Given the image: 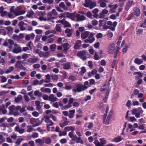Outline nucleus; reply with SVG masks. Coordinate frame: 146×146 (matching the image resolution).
Here are the masks:
<instances>
[{"instance_id": "nucleus-1", "label": "nucleus", "mask_w": 146, "mask_h": 146, "mask_svg": "<svg viewBox=\"0 0 146 146\" xmlns=\"http://www.w3.org/2000/svg\"><path fill=\"white\" fill-rule=\"evenodd\" d=\"M95 34L93 33H90L88 31L82 32L81 34V38L82 39H85L89 36L88 38L84 40L86 43H92L95 40L94 36Z\"/></svg>"}, {"instance_id": "nucleus-2", "label": "nucleus", "mask_w": 146, "mask_h": 146, "mask_svg": "<svg viewBox=\"0 0 146 146\" xmlns=\"http://www.w3.org/2000/svg\"><path fill=\"white\" fill-rule=\"evenodd\" d=\"M110 86V83L109 82H108L107 84H104L102 87L100 89V92H103L104 91H105V97L103 99V101L105 102L106 101L108 98L110 90V89L109 88Z\"/></svg>"}, {"instance_id": "nucleus-3", "label": "nucleus", "mask_w": 146, "mask_h": 146, "mask_svg": "<svg viewBox=\"0 0 146 146\" xmlns=\"http://www.w3.org/2000/svg\"><path fill=\"white\" fill-rule=\"evenodd\" d=\"M44 121L47 123L46 127L47 130L48 131L50 130V126H52L54 124V123L50 119V117L48 115L44 116Z\"/></svg>"}, {"instance_id": "nucleus-4", "label": "nucleus", "mask_w": 146, "mask_h": 146, "mask_svg": "<svg viewBox=\"0 0 146 146\" xmlns=\"http://www.w3.org/2000/svg\"><path fill=\"white\" fill-rule=\"evenodd\" d=\"M83 5L84 7H89L91 9L96 6V3L95 2H93L90 0H85V2Z\"/></svg>"}, {"instance_id": "nucleus-5", "label": "nucleus", "mask_w": 146, "mask_h": 146, "mask_svg": "<svg viewBox=\"0 0 146 146\" xmlns=\"http://www.w3.org/2000/svg\"><path fill=\"white\" fill-rule=\"evenodd\" d=\"M58 13L55 9H53L51 12L48 13L47 15L48 20L49 21H51L52 19L55 18Z\"/></svg>"}, {"instance_id": "nucleus-6", "label": "nucleus", "mask_w": 146, "mask_h": 146, "mask_svg": "<svg viewBox=\"0 0 146 146\" xmlns=\"http://www.w3.org/2000/svg\"><path fill=\"white\" fill-rule=\"evenodd\" d=\"M30 122L32 125L33 127L38 126L41 124V122L38 118H31L30 119Z\"/></svg>"}, {"instance_id": "nucleus-7", "label": "nucleus", "mask_w": 146, "mask_h": 146, "mask_svg": "<svg viewBox=\"0 0 146 146\" xmlns=\"http://www.w3.org/2000/svg\"><path fill=\"white\" fill-rule=\"evenodd\" d=\"M76 88H73L72 91L73 92H79L85 90L83 87V85L82 84H79L76 86Z\"/></svg>"}, {"instance_id": "nucleus-8", "label": "nucleus", "mask_w": 146, "mask_h": 146, "mask_svg": "<svg viewBox=\"0 0 146 146\" xmlns=\"http://www.w3.org/2000/svg\"><path fill=\"white\" fill-rule=\"evenodd\" d=\"M86 52L85 50H83L78 53L77 56L84 60H86L87 58L86 56Z\"/></svg>"}, {"instance_id": "nucleus-9", "label": "nucleus", "mask_w": 146, "mask_h": 146, "mask_svg": "<svg viewBox=\"0 0 146 146\" xmlns=\"http://www.w3.org/2000/svg\"><path fill=\"white\" fill-rule=\"evenodd\" d=\"M108 52L110 53H113L115 51V44L114 43H111L109 45L108 48Z\"/></svg>"}, {"instance_id": "nucleus-10", "label": "nucleus", "mask_w": 146, "mask_h": 146, "mask_svg": "<svg viewBox=\"0 0 146 146\" xmlns=\"http://www.w3.org/2000/svg\"><path fill=\"white\" fill-rule=\"evenodd\" d=\"M14 48L12 52L15 53H18L22 51V50L21 48L17 44H15Z\"/></svg>"}, {"instance_id": "nucleus-11", "label": "nucleus", "mask_w": 146, "mask_h": 146, "mask_svg": "<svg viewBox=\"0 0 146 146\" xmlns=\"http://www.w3.org/2000/svg\"><path fill=\"white\" fill-rule=\"evenodd\" d=\"M15 66L19 69L25 70L26 68L23 66L22 64V62L20 61H17L15 64Z\"/></svg>"}, {"instance_id": "nucleus-12", "label": "nucleus", "mask_w": 146, "mask_h": 146, "mask_svg": "<svg viewBox=\"0 0 146 146\" xmlns=\"http://www.w3.org/2000/svg\"><path fill=\"white\" fill-rule=\"evenodd\" d=\"M26 11L24 10H22L21 11H18L15 9L12 13H13L14 15H15L16 16H17L24 14L26 13Z\"/></svg>"}, {"instance_id": "nucleus-13", "label": "nucleus", "mask_w": 146, "mask_h": 146, "mask_svg": "<svg viewBox=\"0 0 146 146\" xmlns=\"http://www.w3.org/2000/svg\"><path fill=\"white\" fill-rule=\"evenodd\" d=\"M27 24L25 23L23 21H21L19 23V27L21 31H23L26 30L25 27V25H27Z\"/></svg>"}, {"instance_id": "nucleus-14", "label": "nucleus", "mask_w": 146, "mask_h": 146, "mask_svg": "<svg viewBox=\"0 0 146 146\" xmlns=\"http://www.w3.org/2000/svg\"><path fill=\"white\" fill-rule=\"evenodd\" d=\"M45 13L44 12H39L38 13V15L39 17L38 19L41 21H46V19L43 17V16H44Z\"/></svg>"}, {"instance_id": "nucleus-15", "label": "nucleus", "mask_w": 146, "mask_h": 146, "mask_svg": "<svg viewBox=\"0 0 146 146\" xmlns=\"http://www.w3.org/2000/svg\"><path fill=\"white\" fill-rule=\"evenodd\" d=\"M64 14L67 17L70 18L72 20H75L76 15L75 13H70L68 12H65Z\"/></svg>"}, {"instance_id": "nucleus-16", "label": "nucleus", "mask_w": 146, "mask_h": 146, "mask_svg": "<svg viewBox=\"0 0 146 146\" xmlns=\"http://www.w3.org/2000/svg\"><path fill=\"white\" fill-rule=\"evenodd\" d=\"M15 106L14 105L10 106L9 107V109L10 111L12 112V114H13L15 116H16L19 115V112L17 111L15 112Z\"/></svg>"}, {"instance_id": "nucleus-17", "label": "nucleus", "mask_w": 146, "mask_h": 146, "mask_svg": "<svg viewBox=\"0 0 146 146\" xmlns=\"http://www.w3.org/2000/svg\"><path fill=\"white\" fill-rule=\"evenodd\" d=\"M35 36V34L33 33L27 34L25 36V39L27 40H29L30 39L33 40L34 39Z\"/></svg>"}, {"instance_id": "nucleus-18", "label": "nucleus", "mask_w": 146, "mask_h": 146, "mask_svg": "<svg viewBox=\"0 0 146 146\" xmlns=\"http://www.w3.org/2000/svg\"><path fill=\"white\" fill-rule=\"evenodd\" d=\"M61 23L64 25V28H70L71 27V24L68 22L66 21L65 19H63L62 20Z\"/></svg>"}, {"instance_id": "nucleus-19", "label": "nucleus", "mask_w": 146, "mask_h": 146, "mask_svg": "<svg viewBox=\"0 0 146 146\" xmlns=\"http://www.w3.org/2000/svg\"><path fill=\"white\" fill-rule=\"evenodd\" d=\"M15 131L19 132L20 134H23L25 132V130L24 129L21 128L19 127V125L17 124V125L15 128Z\"/></svg>"}, {"instance_id": "nucleus-20", "label": "nucleus", "mask_w": 146, "mask_h": 146, "mask_svg": "<svg viewBox=\"0 0 146 146\" xmlns=\"http://www.w3.org/2000/svg\"><path fill=\"white\" fill-rule=\"evenodd\" d=\"M133 12L132 13L134 15L137 17L139 16L140 14V10L137 7H135L133 9Z\"/></svg>"}, {"instance_id": "nucleus-21", "label": "nucleus", "mask_w": 146, "mask_h": 146, "mask_svg": "<svg viewBox=\"0 0 146 146\" xmlns=\"http://www.w3.org/2000/svg\"><path fill=\"white\" fill-rule=\"evenodd\" d=\"M58 100V98L53 94H51L49 96V101L54 102L57 101Z\"/></svg>"}, {"instance_id": "nucleus-22", "label": "nucleus", "mask_w": 146, "mask_h": 146, "mask_svg": "<svg viewBox=\"0 0 146 146\" xmlns=\"http://www.w3.org/2000/svg\"><path fill=\"white\" fill-rule=\"evenodd\" d=\"M137 109L139 112L136 114L135 115V117H136L138 118L140 117V114H142L143 113V110L140 107L138 108Z\"/></svg>"}, {"instance_id": "nucleus-23", "label": "nucleus", "mask_w": 146, "mask_h": 146, "mask_svg": "<svg viewBox=\"0 0 146 146\" xmlns=\"http://www.w3.org/2000/svg\"><path fill=\"white\" fill-rule=\"evenodd\" d=\"M82 41L80 40H77L75 45L74 48L76 49H78L80 47L81 45Z\"/></svg>"}, {"instance_id": "nucleus-24", "label": "nucleus", "mask_w": 146, "mask_h": 146, "mask_svg": "<svg viewBox=\"0 0 146 146\" xmlns=\"http://www.w3.org/2000/svg\"><path fill=\"white\" fill-rule=\"evenodd\" d=\"M117 23L116 21H114L112 23L110 26V29L112 31H114L115 30V28L117 25Z\"/></svg>"}, {"instance_id": "nucleus-25", "label": "nucleus", "mask_w": 146, "mask_h": 146, "mask_svg": "<svg viewBox=\"0 0 146 146\" xmlns=\"http://www.w3.org/2000/svg\"><path fill=\"white\" fill-rule=\"evenodd\" d=\"M76 17L78 21H82L85 19V17L82 15L78 14L76 15Z\"/></svg>"}, {"instance_id": "nucleus-26", "label": "nucleus", "mask_w": 146, "mask_h": 146, "mask_svg": "<svg viewBox=\"0 0 146 146\" xmlns=\"http://www.w3.org/2000/svg\"><path fill=\"white\" fill-rule=\"evenodd\" d=\"M62 46L64 48V50L65 51L66 53L68 50L70 48V46L68 43H65L62 44Z\"/></svg>"}, {"instance_id": "nucleus-27", "label": "nucleus", "mask_w": 146, "mask_h": 146, "mask_svg": "<svg viewBox=\"0 0 146 146\" xmlns=\"http://www.w3.org/2000/svg\"><path fill=\"white\" fill-rule=\"evenodd\" d=\"M69 113L68 117L70 118H73L74 115V113L75 112V110H70Z\"/></svg>"}, {"instance_id": "nucleus-28", "label": "nucleus", "mask_w": 146, "mask_h": 146, "mask_svg": "<svg viewBox=\"0 0 146 146\" xmlns=\"http://www.w3.org/2000/svg\"><path fill=\"white\" fill-rule=\"evenodd\" d=\"M64 129L67 131H74L75 130V127L72 126H67L64 128Z\"/></svg>"}, {"instance_id": "nucleus-29", "label": "nucleus", "mask_w": 146, "mask_h": 146, "mask_svg": "<svg viewBox=\"0 0 146 146\" xmlns=\"http://www.w3.org/2000/svg\"><path fill=\"white\" fill-rule=\"evenodd\" d=\"M63 65V68L64 69H69L70 68L71 65L69 62H67L66 63L64 64Z\"/></svg>"}, {"instance_id": "nucleus-30", "label": "nucleus", "mask_w": 146, "mask_h": 146, "mask_svg": "<svg viewBox=\"0 0 146 146\" xmlns=\"http://www.w3.org/2000/svg\"><path fill=\"white\" fill-rule=\"evenodd\" d=\"M72 30L69 29H66L65 31V33L67 34V36L70 37L72 35Z\"/></svg>"}, {"instance_id": "nucleus-31", "label": "nucleus", "mask_w": 146, "mask_h": 146, "mask_svg": "<svg viewBox=\"0 0 146 146\" xmlns=\"http://www.w3.org/2000/svg\"><path fill=\"white\" fill-rule=\"evenodd\" d=\"M98 3L100 4L101 7L107 8L106 3L105 2H104L101 0H99L98 2Z\"/></svg>"}, {"instance_id": "nucleus-32", "label": "nucleus", "mask_w": 146, "mask_h": 146, "mask_svg": "<svg viewBox=\"0 0 146 146\" xmlns=\"http://www.w3.org/2000/svg\"><path fill=\"white\" fill-rule=\"evenodd\" d=\"M73 132V131H71L69 132L68 134V135L69 137L71 138L72 140L75 141L76 139L77 136L74 135Z\"/></svg>"}, {"instance_id": "nucleus-33", "label": "nucleus", "mask_w": 146, "mask_h": 146, "mask_svg": "<svg viewBox=\"0 0 146 146\" xmlns=\"http://www.w3.org/2000/svg\"><path fill=\"white\" fill-rule=\"evenodd\" d=\"M40 90L42 92L44 93H50L51 92V90L50 88L44 87L41 88Z\"/></svg>"}, {"instance_id": "nucleus-34", "label": "nucleus", "mask_w": 146, "mask_h": 146, "mask_svg": "<svg viewBox=\"0 0 146 146\" xmlns=\"http://www.w3.org/2000/svg\"><path fill=\"white\" fill-rule=\"evenodd\" d=\"M23 97L22 95H19L18 96L15 98V101L17 103H19L21 101Z\"/></svg>"}, {"instance_id": "nucleus-35", "label": "nucleus", "mask_w": 146, "mask_h": 146, "mask_svg": "<svg viewBox=\"0 0 146 146\" xmlns=\"http://www.w3.org/2000/svg\"><path fill=\"white\" fill-rule=\"evenodd\" d=\"M143 62V60L142 59L137 58H135L134 61V62L138 65L142 64Z\"/></svg>"}, {"instance_id": "nucleus-36", "label": "nucleus", "mask_w": 146, "mask_h": 146, "mask_svg": "<svg viewBox=\"0 0 146 146\" xmlns=\"http://www.w3.org/2000/svg\"><path fill=\"white\" fill-rule=\"evenodd\" d=\"M38 60L36 58H30L28 60V62L32 63H34L36 62Z\"/></svg>"}, {"instance_id": "nucleus-37", "label": "nucleus", "mask_w": 146, "mask_h": 146, "mask_svg": "<svg viewBox=\"0 0 146 146\" xmlns=\"http://www.w3.org/2000/svg\"><path fill=\"white\" fill-rule=\"evenodd\" d=\"M27 131L28 132H31L33 131H35L36 129H34L33 128L32 126L30 125H28L27 126Z\"/></svg>"}, {"instance_id": "nucleus-38", "label": "nucleus", "mask_w": 146, "mask_h": 146, "mask_svg": "<svg viewBox=\"0 0 146 146\" xmlns=\"http://www.w3.org/2000/svg\"><path fill=\"white\" fill-rule=\"evenodd\" d=\"M34 12L32 11H29L27 15V16L29 18H32L34 15Z\"/></svg>"}, {"instance_id": "nucleus-39", "label": "nucleus", "mask_w": 146, "mask_h": 146, "mask_svg": "<svg viewBox=\"0 0 146 146\" xmlns=\"http://www.w3.org/2000/svg\"><path fill=\"white\" fill-rule=\"evenodd\" d=\"M61 27L62 25L61 24H56L55 27L56 30L58 32H61Z\"/></svg>"}, {"instance_id": "nucleus-40", "label": "nucleus", "mask_w": 146, "mask_h": 146, "mask_svg": "<svg viewBox=\"0 0 146 146\" xmlns=\"http://www.w3.org/2000/svg\"><path fill=\"white\" fill-rule=\"evenodd\" d=\"M106 115H105L103 118V123L106 125H108L109 124V121L110 119H108V118H107V119H106Z\"/></svg>"}, {"instance_id": "nucleus-41", "label": "nucleus", "mask_w": 146, "mask_h": 146, "mask_svg": "<svg viewBox=\"0 0 146 146\" xmlns=\"http://www.w3.org/2000/svg\"><path fill=\"white\" fill-rule=\"evenodd\" d=\"M117 7L118 5L117 4L113 5V7L110 9V11L112 13H115V9Z\"/></svg>"}, {"instance_id": "nucleus-42", "label": "nucleus", "mask_w": 146, "mask_h": 146, "mask_svg": "<svg viewBox=\"0 0 146 146\" xmlns=\"http://www.w3.org/2000/svg\"><path fill=\"white\" fill-rule=\"evenodd\" d=\"M35 143L39 145H41L43 143V141L40 139H38L35 140Z\"/></svg>"}, {"instance_id": "nucleus-43", "label": "nucleus", "mask_w": 146, "mask_h": 146, "mask_svg": "<svg viewBox=\"0 0 146 146\" xmlns=\"http://www.w3.org/2000/svg\"><path fill=\"white\" fill-rule=\"evenodd\" d=\"M123 139V138L121 137H117L114 138L113 140V141L115 142H120Z\"/></svg>"}, {"instance_id": "nucleus-44", "label": "nucleus", "mask_w": 146, "mask_h": 146, "mask_svg": "<svg viewBox=\"0 0 146 146\" xmlns=\"http://www.w3.org/2000/svg\"><path fill=\"white\" fill-rule=\"evenodd\" d=\"M14 69V68L13 66H10L9 67V68L5 71V73L6 74L9 73L13 71Z\"/></svg>"}, {"instance_id": "nucleus-45", "label": "nucleus", "mask_w": 146, "mask_h": 146, "mask_svg": "<svg viewBox=\"0 0 146 146\" xmlns=\"http://www.w3.org/2000/svg\"><path fill=\"white\" fill-rule=\"evenodd\" d=\"M34 94L35 96H38L39 97H41L42 96V94L38 90H36L35 91Z\"/></svg>"}, {"instance_id": "nucleus-46", "label": "nucleus", "mask_w": 146, "mask_h": 146, "mask_svg": "<svg viewBox=\"0 0 146 146\" xmlns=\"http://www.w3.org/2000/svg\"><path fill=\"white\" fill-rule=\"evenodd\" d=\"M7 124L4 123H2L0 125V127L3 130H5L8 127Z\"/></svg>"}, {"instance_id": "nucleus-47", "label": "nucleus", "mask_w": 146, "mask_h": 146, "mask_svg": "<svg viewBox=\"0 0 146 146\" xmlns=\"http://www.w3.org/2000/svg\"><path fill=\"white\" fill-rule=\"evenodd\" d=\"M107 35L108 38L109 40H111L113 36V33L110 31H108Z\"/></svg>"}, {"instance_id": "nucleus-48", "label": "nucleus", "mask_w": 146, "mask_h": 146, "mask_svg": "<svg viewBox=\"0 0 146 146\" xmlns=\"http://www.w3.org/2000/svg\"><path fill=\"white\" fill-rule=\"evenodd\" d=\"M86 72V70L85 67H82L81 68V70L80 72V74L82 75H83Z\"/></svg>"}, {"instance_id": "nucleus-49", "label": "nucleus", "mask_w": 146, "mask_h": 146, "mask_svg": "<svg viewBox=\"0 0 146 146\" xmlns=\"http://www.w3.org/2000/svg\"><path fill=\"white\" fill-rule=\"evenodd\" d=\"M68 79L71 81L73 82L75 81L76 80V78L75 76L71 75L69 77Z\"/></svg>"}, {"instance_id": "nucleus-50", "label": "nucleus", "mask_w": 146, "mask_h": 146, "mask_svg": "<svg viewBox=\"0 0 146 146\" xmlns=\"http://www.w3.org/2000/svg\"><path fill=\"white\" fill-rule=\"evenodd\" d=\"M69 122L68 121H65L64 122L60 123V125L61 127H63L64 126L67 125Z\"/></svg>"}, {"instance_id": "nucleus-51", "label": "nucleus", "mask_w": 146, "mask_h": 146, "mask_svg": "<svg viewBox=\"0 0 146 146\" xmlns=\"http://www.w3.org/2000/svg\"><path fill=\"white\" fill-rule=\"evenodd\" d=\"M24 98L25 101L27 102H29L31 100L29 98L27 94H25L24 95Z\"/></svg>"}, {"instance_id": "nucleus-52", "label": "nucleus", "mask_w": 146, "mask_h": 146, "mask_svg": "<svg viewBox=\"0 0 146 146\" xmlns=\"http://www.w3.org/2000/svg\"><path fill=\"white\" fill-rule=\"evenodd\" d=\"M7 29L8 31V33L11 34L13 32V29L12 27H9L7 28Z\"/></svg>"}, {"instance_id": "nucleus-53", "label": "nucleus", "mask_w": 146, "mask_h": 146, "mask_svg": "<svg viewBox=\"0 0 146 146\" xmlns=\"http://www.w3.org/2000/svg\"><path fill=\"white\" fill-rule=\"evenodd\" d=\"M119 2V5L121 7H123L124 5V3L126 0H118Z\"/></svg>"}, {"instance_id": "nucleus-54", "label": "nucleus", "mask_w": 146, "mask_h": 146, "mask_svg": "<svg viewBox=\"0 0 146 146\" xmlns=\"http://www.w3.org/2000/svg\"><path fill=\"white\" fill-rule=\"evenodd\" d=\"M30 56L31 55L30 54H25L22 55V58L25 60Z\"/></svg>"}, {"instance_id": "nucleus-55", "label": "nucleus", "mask_w": 146, "mask_h": 146, "mask_svg": "<svg viewBox=\"0 0 146 146\" xmlns=\"http://www.w3.org/2000/svg\"><path fill=\"white\" fill-rule=\"evenodd\" d=\"M35 103L36 106V108L38 110H39L40 108L41 107L40 106V101L36 100L35 102Z\"/></svg>"}, {"instance_id": "nucleus-56", "label": "nucleus", "mask_w": 146, "mask_h": 146, "mask_svg": "<svg viewBox=\"0 0 146 146\" xmlns=\"http://www.w3.org/2000/svg\"><path fill=\"white\" fill-rule=\"evenodd\" d=\"M56 46L55 44H54L50 45V48L51 51H53L55 50L56 48Z\"/></svg>"}, {"instance_id": "nucleus-57", "label": "nucleus", "mask_w": 146, "mask_h": 146, "mask_svg": "<svg viewBox=\"0 0 146 146\" xmlns=\"http://www.w3.org/2000/svg\"><path fill=\"white\" fill-rule=\"evenodd\" d=\"M35 32L36 33L37 35L41 34L43 33L42 30L39 29H35Z\"/></svg>"}, {"instance_id": "nucleus-58", "label": "nucleus", "mask_w": 146, "mask_h": 146, "mask_svg": "<svg viewBox=\"0 0 146 146\" xmlns=\"http://www.w3.org/2000/svg\"><path fill=\"white\" fill-rule=\"evenodd\" d=\"M89 86V82L87 81H86L84 85H83V87L84 90H86L88 88Z\"/></svg>"}, {"instance_id": "nucleus-59", "label": "nucleus", "mask_w": 146, "mask_h": 146, "mask_svg": "<svg viewBox=\"0 0 146 146\" xmlns=\"http://www.w3.org/2000/svg\"><path fill=\"white\" fill-rule=\"evenodd\" d=\"M76 143H80L81 144L83 143V142L82 140L81 137H77L76 138Z\"/></svg>"}, {"instance_id": "nucleus-60", "label": "nucleus", "mask_w": 146, "mask_h": 146, "mask_svg": "<svg viewBox=\"0 0 146 146\" xmlns=\"http://www.w3.org/2000/svg\"><path fill=\"white\" fill-rule=\"evenodd\" d=\"M64 89L67 90H70L72 88V86L71 85H67L66 84L64 88Z\"/></svg>"}, {"instance_id": "nucleus-61", "label": "nucleus", "mask_w": 146, "mask_h": 146, "mask_svg": "<svg viewBox=\"0 0 146 146\" xmlns=\"http://www.w3.org/2000/svg\"><path fill=\"white\" fill-rule=\"evenodd\" d=\"M100 141L101 143L103 145H104L107 143L106 140L104 138H102L100 139Z\"/></svg>"}, {"instance_id": "nucleus-62", "label": "nucleus", "mask_w": 146, "mask_h": 146, "mask_svg": "<svg viewBox=\"0 0 146 146\" xmlns=\"http://www.w3.org/2000/svg\"><path fill=\"white\" fill-rule=\"evenodd\" d=\"M23 140V139L21 138H19L17 139V141L16 142V144L17 146H18L20 144V143Z\"/></svg>"}, {"instance_id": "nucleus-63", "label": "nucleus", "mask_w": 146, "mask_h": 146, "mask_svg": "<svg viewBox=\"0 0 146 146\" xmlns=\"http://www.w3.org/2000/svg\"><path fill=\"white\" fill-rule=\"evenodd\" d=\"M42 97L44 100L49 101V96L46 94H44Z\"/></svg>"}, {"instance_id": "nucleus-64", "label": "nucleus", "mask_w": 146, "mask_h": 146, "mask_svg": "<svg viewBox=\"0 0 146 146\" xmlns=\"http://www.w3.org/2000/svg\"><path fill=\"white\" fill-rule=\"evenodd\" d=\"M86 15L87 17L91 19H93L92 15V13L90 12H88L86 14Z\"/></svg>"}]
</instances>
